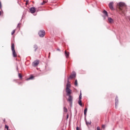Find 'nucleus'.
<instances>
[{
  "label": "nucleus",
  "mask_w": 130,
  "mask_h": 130,
  "mask_svg": "<svg viewBox=\"0 0 130 130\" xmlns=\"http://www.w3.org/2000/svg\"><path fill=\"white\" fill-rule=\"evenodd\" d=\"M76 130H80V128L79 127H76Z\"/></svg>",
  "instance_id": "2f4dec72"
},
{
  "label": "nucleus",
  "mask_w": 130,
  "mask_h": 130,
  "mask_svg": "<svg viewBox=\"0 0 130 130\" xmlns=\"http://www.w3.org/2000/svg\"><path fill=\"white\" fill-rule=\"evenodd\" d=\"M34 78V77L33 76H31L29 78H28L27 80L28 81V80H33Z\"/></svg>",
  "instance_id": "a211bd4d"
},
{
  "label": "nucleus",
  "mask_w": 130,
  "mask_h": 130,
  "mask_svg": "<svg viewBox=\"0 0 130 130\" xmlns=\"http://www.w3.org/2000/svg\"><path fill=\"white\" fill-rule=\"evenodd\" d=\"M64 53H65V56H66L67 58H69V56H70V53L68 52L67 51V50H66L64 51Z\"/></svg>",
  "instance_id": "9d476101"
},
{
  "label": "nucleus",
  "mask_w": 130,
  "mask_h": 130,
  "mask_svg": "<svg viewBox=\"0 0 130 130\" xmlns=\"http://www.w3.org/2000/svg\"><path fill=\"white\" fill-rule=\"evenodd\" d=\"M87 111H88V109L86 108L84 110V115H86L87 114Z\"/></svg>",
  "instance_id": "6ab92c4d"
},
{
  "label": "nucleus",
  "mask_w": 130,
  "mask_h": 130,
  "mask_svg": "<svg viewBox=\"0 0 130 130\" xmlns=\"http://www.w3.org/2000/svg\"><path fill=\"white\" fill-rule=\"evenodd\" d=\"M102 128H105V125H102Z\"/></svg>",
  "instance_id": "7c9ffc66"
},
{
  "label": "nucleus",
  "mask_w": 130,
  "mask_h": 130,
  "mask_svg": "<svg viewBox=\"0 0 130 130\" xmlns=\"http://www.w3.org/2000/svg\"><path fill=\"white\" fill-rule=\"evenodd\" d=\"M63 111H64V112H68V109H67V108H66V107H64Z\"/></svg>",
  "instance_id": "aec40b11"
},
{
  "label": "nucleus",
  "mask_w": 130,
  "mask_h": 130,
  "mask_svg": "<svg viewBox=\"0 0 130 130\" xmlns=\"http://www.w3.org/2000/svg\"><path fill=\"white\" fill-rule=\"evenodd\" d=\"M117 104H118V98L116 97L115 99V105L116 107L117 106Z\"/></svg>",
  "instance_id": "dca6fc26"
},
{
  "label": "nucleus",
  "mask_w": 130,
  "mask_h": 130,
  "mask_svg": "<svg viewBox=\"0 0 130 130\" xmlns=\"http://www.w3.org/2000/svg\"><path fill=\"white\" fill-rule=\"evenodd\" d=\"M29 11L30 13H31V14H34V13L36 12V8H35V7H31L29 9Z\"/></svg>",
  "instance_id": "6e6552de"
},
{
  "label": "nucleus",
  "mask_w": 130,
  "mask_h": 130,
  "mask_svg": "<svg viewBox=\"0 0 130 130\" xmlns=\"http://www.w3.org/2000/svg\"><path fill=\"white\" fill-rule=\"evenodd\" d=\"M114 5V3L113 2H111L109 3V8L110 9V10H111L112 11L114 9V8H113V6Z\"/></svg>",
  "instance_id": "423d86ee"
},
{
  "label": "nucleus",
  "mask_w": 130,
  "mask_h": 130,
  "mask_svg": "<svg viewBox=\"0 0 130 130\" xmlns=\"http://www.w3.org/2000/svg\"><path fill=\"white\" fill-rule=\"evenodd\" d=\"M103 13H104V14H105V15H106V16H107V11H106V10H104V11H103Z\"/></svg>",
  "instance_id": "412c9836"
},
{
  "label": "nucleus",
  "mask_w": 130,
  "mask_h": 130,
  "mask_svg": "<svg viewBox=\"0 0 130 130\" xmlns=\"http://www.w3.org/2000/svg\"><path fill=\"white\" fill-rule=\"evenodd\" d=\"M79 100H82V94L80 93L79 97Z\"/></svg>",
  "instance_id": "5701e85b"
},
{
  "label": "nucleus",
  "mask_w": 130,
  "mask_h": 130,
  "mask_svg": "<svg viewBox=\"0 0 130 130\" xmlns=\"http://www.w3.org/2000/svg\"><path fill=\"white\" fill-rule=\"evenodd\" d=\"M76 76H77V74H76V72L73 71L72 72V74H71L70 76V78H68V80H69V79H74V78H76Z\"/></svg>",
  "instance_id": "20e7f679"
},
{
  "label": "nucleus",
  "mask_w": 130,
  "mask_h": 130,
  "mask_svg": "<svg viewBox=\"0 0 130 130\" xmlns=\"http://www.w3.org/2000/svg\"><path fill=\"white\" fill-rule=\"evenodd\" d=\"M75 85L76 86H78V81L77 80V79L75 80Z\"/></svg>",
  "instance_id": "b1692460"
},
{
  "label": "nucleus",
  "mask_w": 130,
  "mask_h": 130,
  "mask_svg": "<svg viewBox=\"0 0 130 130\" xmlns=\"http://www.w3.org/2000/svg\"><path fill=\"white\" fill-rule=\"evenodd\" d=\"M96 130H101V129L100 128V127L98 126L96 128Z\"/></svg>",
  "instance_id": "c85d7f7f"
},
{
  "label": "nucleus",
  "mask_w": 130,
  "mask_h": 130,
  "mask_svg": "<svg viewBox=\"0 0 130 130\" xmlns=\"http://www.w3.org/2000/svg\"><path fill=\"white\" fill-rule=\"evenodd\" d=\"M78 104H79V105L80 106H82V100H79L78 101Z\"/></svg>",
  "instance_id": "f3484780"
},
{
  "label": "nucleus",
  "mask_w": 130,
  "mask_h": 130,
  "mask_svg": "<svg viewBox=\"0 0 130 130\" xmlns=\"http://www.w3.org/2000/svg\"><path fill=\"white\" fill-rule=\"evenodd\" d=\"M2 2H1V1H0V9H2Z\"/></svg>",
  "instance_id": "c756f323"
},
{
  "label": "nucleus",
  "mask_w": 130,
  "mask_h": 130,
  "mask_svg": "<svg viewBox=\"0 0 130 130\" xmlns=\"http://www.w3.org/2000/svg\"><path fill=\"white\" fill-rule=\"evenodd\" d=\"M5 120H6V119H4V121H5Z\"/></svg>",
  "instance_id": "f704fd0d"
},
{
  "label": "nucleus",
  "mask_w": 130,
  "mask_h": 130,
  "mask_svg": "<svg viewBox=\"0 0 130 130\" xmlns=\"http://www.w3.org/2000/svg\"><path fill=\"white\" fill-rule=\"evenodd\" d=\"M11 50L12 51L15 50V44L14 43L11 44Z\"/></svg>",
  "instance_id": "f8f14e48"
},
{
  "label": "nucleus",
  "mask_w": 130,
  "mask_h": 130,
  "mask_svg": "<svg viewBox=\"0 0 130 130\" xmlns=\"http://www.w3.org/2000/svg\"><path fill=\"white\" fill-rule=\"evenodd\" d=\"M48 2V0H43V3L41 4V6H43V5H45L46 3Z\"/></svg>",
  "instance_id": "4468645a"
},
{
  "label": "nucleus",
  "mask_w": 130,
  "mask_h": 130,
  "mask_svg": "<svg viewBox=\"0 0 130 130\" xmlns=\"http://www.w3.org/2000/svg\"><path fill=\"white\" fill-rule=\"evenodd\" d=\"M68 118H69V114H68L67 115V119H68Z\"/></svg>",
  "instance_id": "473e14b6"
},
{
  "label": "nucleus",
  "mask_w": 130,
  "mask_h": 130,
  "mask_svg": "<svg viewBox=\"0 0 130 130\" xmlns=\"http://www.w3.org/2000/svg\"><path fill=\"white\" fill-rule=\"evenodd\" d=\"M28 4H29V0H27V1H26V4H25V5H28Z\"/></svg>",
  "instance_id": "cd10ccee"
},
{
  "label": "nucleus",
  "mask_w": 130,
  "mask_h": 130,
  "mask_svg": "<svg viewBox=\"0 0 130 130\" xmlns=\"http://www.w3.org/2000/svg\"><path fill=\"white\" fill-rule=\"evenodd\" d=\"M86 123L87 125H90V124H91V122H88L86 121Z\"/></svg>",
  "instance_id": "393cba45"
},
{
  "label": "nucleus",
  "mask_w": 130,
  "mask_h": 130,
  "mask_svg": "<svg viewBox=\"0 0 130 130\" xmlns=\"http://www.w3.org/2000/svg\"><path fill=\"white\" fill-rule=\"evenodd\" d=\"M108 20L110 24H112V23H113V19L112 18L109 17Z\"/></svg>",
  "instance_id": "9b49d317"
},
{
  "label": "nucleus",
  "mask_w": 130,
  "mask_h": 130,
  "mask_svg": "<svg viewBox=\"0 0 130 130\" xmlns=\"http://www.w3.org/2000/svg\"><path fill=\"white\" fill-rule=\"evenodd\" d=\"M34 51H37V50L38 49V46H37V45H34Z\"/></svg>",
  "instance_id": "ddd939ff"
},
{
  "label": "nucleus",
  "mask_w": 130,
  "mask_h": 130,
  "mask_svg": "<svg viewBox=\"0 0 130 130\" xmlns=\"http://www.w3.org/2000/svg\"><path fill=\"white\" fill-rule=\"evenodd\" d=\"M12 54H13V57H17V56H18V55L16 52V50L12 51Z\"/></svg>",
  "instance_id": "1a4fd4ad"
},
{
  "label": "nucleus",
  "mask_w": 130,
  "mask_h": 130,
  "mask_svg": "<svg viewBox=\"0 0 130 130\" xmlns=\"http://www.w3.org/2000/svg\"><path fill=\"white\" fill-rule=\"evenodd\" d=\"M67 96H69V98L67 101H68L69 103H70V104L72 105V104H73V96H72L71 94Z\"/></svg>",
  "instance_id": "f03ea898"
},
{
  "label": "nucleus",
  "mask_w": 130,
  "mask_h": 130,
  "mask_svg": "<svg viewBox=\"0 0 130 130\" xmlns=\"http://www.w3.org/2000/svg\"><path fill=\"white\" fill-rule=\"evenodd\" d=\"M117 6L119 11H120L123 14H124V9H126V5H125V4L120 2L118 4Z\"/></svg>",
  "instance_id": "f257e3e1"
},
{
  "label": "nucleus",
  "mask_w": 130,
  "mask_h": 130,
  "mask_svg": "<svg viewBox=\"0 0 130 130\" xmlns=\"http://www.w3.org/2000/svg\"><path fill=\"white\" fill-rule=\"evenodd\" d=\"M15 32H16V30L14 29L13 30L12 32H11V35H14V34H15Z\"/></svg>",
  "instance_id": "4be33fe9"
},
{
  "label": "nucleus",
  "mask_w": 130,
  "mask_h": 130,
  "mask_svg": "<svg viewBox=\"0 0 130 130\" xmlns=\"http://www.w3.org/2000/svg\"><path fill=\"white\" fill-rule=\"evenodd\" d=\"M5 128H7V130H10V129H9V126H8L7 125H5Z\"/></svg>",
  "instance_id": "bb28decb"
},
{
  "label": "nucleus",
  "mask_w": 130,
  "mask_h": 130,
  "mask_svg": "<svg viewBox=\"0 0 130 130\" xmlns=\"http://www.w3.org/2000/svg\"><path fill=\"white\" fill-rule=\"evenodd\" d=\"M39 60H36L32 62V67H37L39 64Z\"/></svg>",
  "instance_id": "39448f33"
},
{
  "label": "nucleus",
  "mask_w": 130,
  "mask_h": 130,
  "mask_svg": "<svg viewBox=\"0 0 130 130\" xmlns=\"http://www.w3.org/2000/svg\"><path fill=\"white\" fill-rule=\"evenodd\" d=\"M71 87V84H70V82H69V80H68V83L67 84V88L68 89H70V87Z\"/></svg>",
  "instance_id": "2eb2a0df"
},
{
  "label": "nucleus",
  "mask_w": 130,
  "mask_h": 130,
  "mask_svg": "<svg viewBox=\"0 0 130 130\" xmlns=\"http://www.w3.org/2000/svg\"><path fill=\"white\" fill-rule=\"evenodd\" d=\"M1 15H2V12L1 11H0V16H1Z\"/></svg>",
  "instance_id": "72a5a7b5"
},
{
  "label": "nucleus",
  "mask_w": 130,
  "mask_h": 130,
  "mask_svg": "<svg viewBox=\"0 0 130 130\" xmlns=\"http://www.w3.org/2000/svg\"><path fill=\"white\" fill-rule=\"evenodd\" d=\"M39 35L40 36V37H44V36L45 35V31L42 30H40L39 32Z\"/></svg>",
  "instance_id": "7ed1b4c3"
},
{
  "label": "nucleus",
  "mask_w": 130,
  "mask_h": 130,
  "mask_svg": "<svg viewBox=\"0 0 130 130\" xmlns=\"http://www.w3.org/2000/svg\"><path fill=\"white\" fill-rule=\"evenodd\" d=\"M67 96L71 95L72 94V89L70 88H66Z\"/></svg>",
  "instance_id": "0eeeda50"
},
{
  "label": "nucleus",
  "mask_w": 130,
  "mask_h": 130,
  "mask_svg": "<svg viewBox=\"0 0 130 130\" xmlns=\"http://www.w3.org/2000/svg\"><path fill=\"white\" fill-rule=\"evenodd\" d=\"M18 76H19V77L20 78V79H22V75L21 74H18Z\"/></svg>",
  "instance_id": "a878e982"
}]
</instances>
